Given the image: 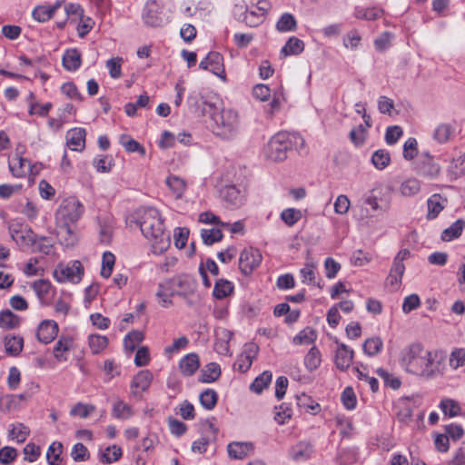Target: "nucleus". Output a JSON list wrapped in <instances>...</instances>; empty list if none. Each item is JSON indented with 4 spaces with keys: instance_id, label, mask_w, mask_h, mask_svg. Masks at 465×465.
Wrapping results in <instances>:
<instances>
[{
    "instance_id": "603ef678",
    "label": "nucleus",
    "mask_w": 465,
    "mask_h": 465,
    "mask_svg": "<svg viewBox=\"0 0 465 465\" xmlns=\"http://www.w3.org/2000/svg\"><path fill=\"white\" fill-rule=\"evenodd\" d=\"M383 348V342L380 337L369 338L363 344V351L370 356H374L381 352Z\"/></svg>"
},
{
    "instance_id": "412c9836",
    "label": "nucleus",
    "mask_w": 465,
    "mask_h": 465,
    "mask_svg": "<svg viewBox=\"0 0 465 465\" xmlns=\"http://www.w3.org/2000/svg\"><path fill=\"white\" fill-rule=\"evenodd\" d=\"M353 354V351L347 345H339L335 356V364L337 368L341 371L348 369L352 362Z\"/></svg>"
},
{
    "instance_id": "aec40b11",
    "label": "nucleus",
    "mask_w": 465,
    "mask_h": 465,
    "mask_svg": "<svg viewBox=\"0 0 465 465\" xmlns=\"http://www.w3.org/2000/svg\"><path fill=\"white\" fill-rule=\"evenodd\" d=\"M223 199L232 207H239L242 204L244 195L235 185L224 187L221 192Z\"/></svg>"
},
{
    "instance_id": "f8f14e48",
    "label": "nucleus",
    "mask_w": 465,
    "mask_h": 465,
    "mask_svg": "<svg viewBox=\"0 0 465 465\" xmlns=\"http://www.w3.org/2000/svg\"><path fill=\"white\" fill-rule=\"evenodd\" d=\"M262 262V254L257 249H244L240 255L239 267L245 275L250 274Z\"/></svg>"
},
{
    "instance_id": "13d9d810",
    "label": "nucleus",
    "mask_w": 465,
    "mask_h": 465,
    "mask_svg": "<svg viewBox=\"0 0 465 465\" xmlns=\"http://www.w3.org/2000/svg\"><path fill=\"white\" fill-rule=\"evenodd\" d=\"M166 185L177 198H180L185 190L184 181L178 176L167 177Z\"/></svg>"
},
{
    "instance_id": "774afa93",
    "label": "nucleus",
    "mask_w": 465,
    "mask_h": 465,
    "mask_svg": "<svg viewBox=\"0 0 465 465\" xmlns=\"http://www.w3.org/2000/svg\"><path fill=\"white\" fill-rule=\"evenodd\" d=\"M281 218L286 225L291 227L301 220L302 212L298 209L288 208L282 212Z\"/></svg>"
},
{
    "instance_id": "c756f323",
    "label": "nucleus",
    "mask_w": 465,
    "mask_h": 465,
    "mask_svg": "<svg viewBox=\"0 0 465 465\" xmlns=\"http://www.w3.org/2000/svg\"><path fill=\"white\" fill-rule=\"evenodd\" d=\"M384 11L379 6L362 7L357 6L354 11V16L357 19L373 21L382 16Z\"/></svg>"
},
{
    "instance_id": "09e8293b",
    "label": "nucleus",
    "mask_w": 465,
    "mask_h": 465,
    "mask_svg": "<svg viewBox=\"0 0 465 465\" xmlns=\"http://www.w3.org/2000/svg\"><path fill=\"white\" fill-rule=\"evenodd\" d=\"M371 162L377 169L382 170L386 168L391 162L390 153L384 149H379L373 153Z\"/></svg>"
},
{
    "instance_id": "7c9ffc66",
    "label": "nucleus",
    "mask_w": 465,
    "mask_h": 465,
    "mask_svg": "<svg viewBox=\"0 0 465 465\" xmlns=\"http://www.w3.org/2000/svg\"><path fill=\"white\" fill-rule=\"evenodd\" d=\"M220 376V365L216 362H210L202 370L199 381L203 383H211L217 381Z\"/></svg>"
},
{
    "instance_id": "b1692460",
    "label": "nucleus",
    "mask_w": 465,
    "mask_h": 465,
    "mask_svg": "<svg viewBox=\"0 0 465 465\" xmlns=\"http://www.w3.org/2000/svg\"><path fill=\"white\" fill-rule=\"evenodd\" d=\"M411 256V252L408 249L401 250L397 255L394 257L392 266L390 270V274L393 275L401 282V278L405 272V266L403 262L409 259Z\"/></svg>"
},
{
    "instance_id": "a18cd8bd",
    "label": "nucleus",
    "mask_w": 465,
    "mask_h": 465,
    "mask_svg": "<svg viewBox=\"0 0 465 465\" xmlns=\"http://www.w3.org/2000/svg\"><path fill=\"white\" fill-rule=\"evenodd\" d=\"M200 402L202 404V406L208 410V411H211L213 410L216 404H217V401H218V394L217 392L213 390V389H206L205 391H203L201 394H200Z\"/></svg>"
},
{
    "instance_id": "a878e982",
    "label": "nucleus",
    "mask_w": 465,
    "mask_h": 465,
    "mask_svg": "<svg viewBox=\"0 0 465 465\" xmlns=\"http://www.w3.org/2000/svg\"><path fill=\"white\" fill-rule=\"evenodd\" d=\"M199 357L196 353L185 355L179 363L180 370L184 376L193 375L199 369Z\"/></svg>"
},
{
    "instance_id": "4d7b16f0",
    "label": "nucleus",
    "mask_w": 465,
    "mask_h": 465,
    "mask_svg": "<svg viewBox=\"0 0 465 465\" xmlns=\"http://www.w3.org/2000/svg\"><path fill=\"white\" fill-rule=\"evenodd\" d=\"M441 196L440 194H433L427 202L428 205V218L434 219L442 211L443 206L440 203Z\"/></svg>"
},
{
    "instance_id": "5fc2aeb1",
    "label": "nucleus",
    "mask_w": 465,
    "mask_h": 465,
    "mask_svg": "<svg viewBox=\"0 0 465 465\" xmlns=\"http://www.w3.org/2000/svg\"><path fill=\"white\" fill-rule=\"evenodd\" d=\"M449 173L458 178L465 174V154H461L454 158L448 169Z\"/></svg>"
},
{
    "instance_id": "423d86ee",
    "label": "nucleus",
    "mask_w": 465,
    "mask_h": 465,
    "mask_svg": "<svg viewBox=\"0 0 465 465\" xmlns=\"http://www.w3.org/2000/svg\"><path fill=\"white\" fill-rule=\"evenodd\" d=\"M166 281V286L171 288L172 294L180 296L186 300L188 304H192L189 299L197 288V281L192 275L179 274Z\"/></svg>"
},
{
    "instance_id": "864d4df0",
    "label": "nucleus",
    "mask_w": 465,
    "mask_h": 465,
    "mask_svg": "<svg viewBox=\"0 0 465 465\" xmlns=\"http://www.w3.org/2000/svg\"><path fill=\"white\" fill-rule=\"evenodd\" d=\"M201 237L204 244L212 245L223 239V232L220 229L216 228L203 229L201 231Z\"/></svg>"
},
{
    "instance_id": "c9c22d12",
    "label": "nucleus",
    "mask_w": 465,
    "mask_h": 465,
    "mask_svg": "<svg viewBox=\"0 0 465 465\" xmlns=\"http://www.w3.org/2000/svg\"><path fill=\"white\" fill-rule=\"evenodd\" d=\"M119 143L128 153L145 154L144 147L128 134H122L119 138Z\"/></svg>"
},
{
    "instance_id": "ddd939ff",
    "label": "nucleus",
    "mask_w": 465,
    "mask_h": 465,
    "mask_svg": "<svg viewBox=\"0 0 465 465\" xmlns=\"http://www.w3.org/2000/svg\"><path fill=\"white\" fill-rule=\"evenodd\" d=\"M56 235L60 244L69 248L78 242V234L75 225L56 224Z\"/></svg>"
},
{
    "instance_id": "473e14b6",
    "label": "nucleus",
    "mask_w": 465,
    "mask_h": 465,
    "mask_svg": "<svg viewBox=\"0 0 465 465\" xmlns=\"http://www.w3.org/2000/svg\"><path fill=\"white\" fill-rule=\"evenodd\" d=\"M81 62V54L77 49L67 50L63 55V65L68 71L77 70Z\"/></svg>"
},
{
    "instance_id": "bb28decb",
    "label": "nucleus",
    "mask_w": 465,
    "mask_h": 465,
    "mask_svg": "<svg viewBox=\"0 0 465 465\" xmlns=\"http://www.w3.org/2000/svg\"><path fill=\"white\" fill-rule=\"evenodd\" d=\"M112 415L118 420H129L134 415V411L130 404L118 399L113 403Z\"/></svg>"
},
{
    "instance_id": "9b49d317",
    "label": "nucleus",
    "mask_w": 465,
    "mask_h": 465,
    "mask_svg": "<svg viewBox=\"0 0 465 465\" xmlns=\"http://www.w3.org/2000/svg\"><path fill=\"white\" fill-rule=\"evenodd\" d=\"M259 347L253 342L246 343L242 351L234 362V369L240 372H246L252 366L253 360L257 357Z\"/></svg>"
},
{
    "instance_id": "f704fd0d",
    "label": "nucleus",
    "mask_w": 465,
    "mask_h": 465,
    "mask_svg": "<svg viewBox=\"0 0 465 465\" xmlns=\"http://www.w3.org/2000/svg\"><path fill=\"white\" fill-rule=\"evenodd\" d=\"M440 409L444 415L454 418L461 413L460 404L452 399H442L440 403Z\"/></svg>"
},
{
    "instance_id": "69168bd1",
    "label": "nucleus",
    "mask_w": 465,
    "mask_h": 465,
    "mask_svg": "<svg viewBox=\"0 0 465 465\" xmlns=\"http://www.w3.org/2000/svg\"><path fill=\"white\" fill-rule=\"evenodd\" d=\"M94 410H95V407L92 404H84L82 402H78L72 407V409L70 411V415L72 417H79L81 419H85Z\"/></svg>"
},
{
    "instance_id": "bf43d9fd",
    "label": "nucleus",
    "mask_w": 465,
    "mask_h": 465,
    "mask_svg": "<svg viewBox=\"0 0 465 465\" xmlns=\"http://www.w3.org/2000/svg\"><path fill=\"white\" fill-rule=\"evenodd\" d=\"M122 456V450L116 445L107 447L100 458V461L105 464H111L118 460Z\"/></svg>"
},
{
    "instance_id": "4be33fe9",
    "label": "nucleus",
    "mask_w": 465,
    "mask_h": 465,
    "mask_svg": "<svg viewBox=\"0 0 465 465\" xmlns=\"http://www.w3.org/2000/svg\"><path fill=\"white\" fill-rule=\"evenodd\" d=\"M238 10L243 11V13L239 16L238 19L252 27L256 26L259 24H261L264 17V15L262 14L256 13L252 8H251V10H249L248 6L236 5L234 12L236 13Z\"/></svg>"
},
{
    "instance_id": "5701e85b",
    "label": "nucleus",
    "mask_w": 465,
    "mask_h": 465,
    "mask_svg": "<svg viewBox=\"0 0 465 465\" xmlns=\"http://www.w3.org/2000/svg\"><path fill=\"white\" fill-rule=\"evenodd\" d=\"M411 256V252L408 249L401 250L397 255L394 257L392 266L390 270V274L393 275L401 282V278L405 272V266L403 262L409 259Z\"/></svg>"
},
{
    "instance_id": "20e7f679",
    "label": "nucleus",
    "mask_w": 465,
    "mask_h": 465,
    "mask_svg": "<svg viewBox=\"0 0 465 465\" xmlns=\"http://www.w3.org/2000/svg\"><path fill=\"white\" fill-rule=\"evenodd\" d=\"M211 118L213 122V132L223 140H232L239 133L238 114L231 109H222L219 112L213 113Z\"/></svg>"
},
{
    "instance_id": "a19ab883",
    "label": "nucleus",
    "mask_w": 465,
    "mask_h": 465,
    "mask_svg": "<svg viewBox=\"0 0 465 465\" xmlns=\"http://www.w3.org/2000/svg\"><path fill=\"white\" fill-rule=\"evenodd\" d=\"M272 378V374L269 371H263L258 377L255 378L253 382L251 384L250 389L255 393L260 394L263 389L268 387L271 383Z\"/></svg>"
},
{
    "instance_id": "f03ea898",
    "label": "nucleus",
    "mask_w": 465,
    "mask_h": 465,
    "mask_svg": "<svg viewBox=\"0 0 465 465\" xmlns=\"http://www.w3.org/2000/svg\"><path fill=\"white\" fill-rule=\"evenodd\" d=\"M135 221L145 238L153 242L154 252H163L170 245V236L164 232L163 221L155 208L141 207L135 212Z\"/></svg>"
},
{
    "instance_id": "680f3d73",
    "label": "nucleus",
    "mask_w": 465,
    "mask_h": 465,
    "mask_svg": "<svg viewBox=\"0 0 465 465\" xmlns=\"http://www.w3.org/2000/svg\"><path fill=\"white\" fill-rule=\"evenodd\" d=\"M115 257L111 252H105L102 258V268L101 276L104 278H109L112 274L113 268L114 265Z\"/></svg>"
},
{
    "instance_id": "7ed1b4c3",
    "label": "nucleus",
    "mask_w": 465,
    "mask_h": 465,
    "mask_svg": "<svg viewBox=\"0 0 465 465\" xmlns=\"http://www.w3.org/2000/svg\"><path fill=\"white\" fill-rule=\"evenodd\" d=\"M304 145L305 141L299 134L279 132L269 140L263 153L267 160L282 162L287 158L288 151H300Z\"/></svg>"
},
{
    "instance_id": "c03bdc74",
    "label": "nucleus",
    "mask_w": 465,
    "mask_h": 465,
    "mask_svg": "<svg viewBox=\"0 0 465 465\" xmlns=\"http://www.w3.org/2000/svg\"><path fill=\"white\" fill-rule=\"evenodd\" d=\"M465 223L462 220H457L449 228L445 229L441 233V239L445 242H450L458 238L463 230Z\"/></svg>"
},
{
    "instance_id": "79ce46f5",
    "label": "nucleus",
    "mask_w": 465,
    "mask_h": 465,
    "mask_svg": "<svg viewBox=\"0 0 465 465\" xmlns=\"http://www.w3.org/2000/svg\"><path fill=\"white\" fill-rule=\"evenodd\" d=\"M88 343L91 351L94 354H98L103 351L108 345V339L106 336L100 334H91L88 337Z\"/></svg>"
},
{
    "instance_id": "6ab92c4d",
    "label": "nucleus",
    "mask_w": 465,
    "mask_h": 465,
    "mask_svg": "<svg viewBox=\"0 0 465 465\" xmlns=\"http://www.w3.org/2000/svg\"><path fill=\"white\" fill-rule=\"evenodd\" d=\"M227 450L231 458L242 460L253 452V445L251 442H232Z\"/></svg>"
},
{
    "instance_id": "ea45409f",
    "label": "nucleus",
    "mask_w": 465,
    "mask_h": 465,
    "mask_svg": "<svg viewBox=\"0 0 465 465\" xmlns=\"http://www.w3.org/2000/svg\"><path fill=\"white\" fill-rule=\"evenodd\" d=\"M30 430L22 423L12 424L9 429V437L17 443H23L28 437Z\"/></svg>"
},
{
    "instance_id": "e2e57ef3",
    "label": "nucleus",
    "mask_w": 465,
    "mask_h": 465,
    "mask_svg": "<svg viewBox=\"0 0 465 465\" xmlns=\"http://www.w3.org/2000/svg\"><path fill=\"white\" fill-rule=\"evenodd\" d=\"M63 445L60 442H53L46 451V460L49 465H58L62 454Z\"/></svg>"
},
{
    "instance_id": "58836bf2",
    "label": "nucleus",
    "mask_w": 465,
    "mask_h": 465,
    "mask_svg": "<svg viewBox=\"0 0 465 465\" xmlns=\"http://www.w3.org/2000/svg\"><path fill=\"white\" fill-rule=\"evenodd\" d=\"M303 50L304 43L301 39L292 36L282 47V53H283L284 55H296L301 54Z\"/></svg>"
},
{
    "instance_id": "3c124183",
    "label": "nucleus",
    "mask_w": 465,
    "mask_h": 465,
    "mask_svg": "<svg viewBox=\"0 0 465 465\" xmlns=\"http://www.w3.org/2000/svg\"><path fill=\"white\" fill-rule=\"evenodd\" d=\"M144 338V335L140 331H133L129 332L124 340V345L126 351H134L138 344L143 341Z\"/></svg>"
},
{
    "instance_id": "cd10ccee",
    "label": "nucleus",
    "mask_w": 465,
    "mask_h": 465,
    "mask_svg": "<svg viewBox=\"0 0 465 465\" xmlns=\"http://www.w3.org/2000/svg\"><path fill=\"white\" fill-rule=\"evenodd\" d=\"M99 240L104 244H109L113 235V218L110 216L98 217Z\"/></svg>"
},
{
    "instance_id": "72a5a7b5",
    "label": "nucleus",
    "mask_w": 465,
    "mask_h": 465,
    "mask_svg": "<svg viewBox=\"0 0 465 465\" xmlns=\"http://www.w3.org/2000/svg\"><path fill=\"white\" fill-rule=\"evenodd\" d=\"M33 289L40 302L46 304L52 289L51 282L44 279L37 280L33 283Z\"/></svg>"
},
{
    "instance_id": "a211bd4d",
    "label": "nucleus",
    "mask_w": 465,
    "mask_h": 465,
    "mask_svg": "<svg viewBox=\"0 0 465 465\" xmlns=\"http://www.w3.org/2000/svg\"><path fill=\"white\" fill-rule=\"evenodd\" d=\"M418 174L427 179H434L439 176L440 167L430 156H427L418 165Z\"/></svg>"
},
{
    "instance_id": "2f4dec72",
    "label": "nucleus",
    "mask_w": 465,
    "mask_h": 465,
    "mask_svg": "<svg viewBox=\"0 0 465 465\" xmlns=\"http://www.w3.org/2000/svg\"><path fill=\"white\" fill-rule=\"evenodd\" d=\"M21 324V318L11 312L4 310L0 312V328L3 330H13Z\"/></svg>"
},
{
    "instance_id": "393cba45",
    "label": "nucleus",
    "mask_w": 465,
    "mask_h": 465,
    "mask_svg": "<svg viewBox=\"0 0 465 465\" xmlns=\"http://www.w3.org/2000/svg\"><path fill=\"white\" fill-rule=\"evenodd\" d=\"M5 352L10 356H18L24 348V339L19 335L8 334L4 338Z\"/></svg>"
},
{
    "instance_id": "0eeeda50",
    "label": "nucleus",
    "mask_w": 465,
    "mask_h": 465,
    "mask_svg": "<svg viewBox=\"0 0 465 465\" xmlns=\"http://www.w3.org/2000/svg\"><path fill=\"white\" fill-rule=\"evenodd\" d=\"M84 274V267L79 261H72L68 263H60L54 272V278L59 282H79Z\"/></svg>"
},
{
    "instance_id": "f257e3e1",
    "label": "nucleus",
    "mask_w": 465,
    "mask_h": 465,
    "mask_svg": "<svg viewBox=\"0 0 465 465\" xmlns=\"http://www.w3.org/2000/svg\"><path fill=\"white\" fill-rule=\"evenodd\" d=\"M438 351L426 349L420 342L405 346L400 352V364L409 373L432 378L439 371Z\"/></svg>"
},
{
    "instance_id": "49530a36",
    "label": "nucleus",
    "mask_w": 465,
    "mask_h": 465,
    "mask_svg": "<svg viewBox=\"0 0 465 465\" xmlns=\"http://www.w3.org/2000/svg\"><path fill=\"white\" fill-rule=\"evenodd\" d=\"M233 291V285L231 282L226 280H219L216 282L213 288V296L217 299H223L231 294Z\"/></svg>"
},
{
    "instance_id": "6e6d98bb",
    "label": "nucleus",
    "mask_w": 465,
    "mask_h": 465,
    "mask_svg": "<svg viewBox=\"0 0 465 465\" xmlns=\"http://www.w3.org/2000/svg\"><path fill=\"white\" fill-rule=\"evenodd\" d=\"M276 28L280 32L294 31L296 28V20L289 13L283 14L276 24Z\"/></svg>"
},
{
    "instance_id": "4c0bfd02",
    "label": "nucleus",
    "mask_w": 465,
    "mask_h": 465,
    "mask_svg": "<svg viewBox=\"0 0 465 465\" xmlns=\"http://www.w3.org/2000/svg\"><path fill=\"white\" fill-rule=\"evenodd\" d=\"M163 285H167V281L159 283L156 297L159 299L158 302L162 307L168 308L173 305L171 297L174 295L172 294L171 288Z\"/></svg>"
},
{
    "instance_id": "37998d69",
    "label": "nucleus",
    "mask_w": 465,
    "mask_h": 465,
    "mask_svg": "<svg viewBox=\"0 0 465 465\" xmlns=\"http://www.w3.org/2000/svg\"><path fill=\"white\" fill-rule=\"evenodd\" d=\"M322 362L320 351L315 347H312L304 358V364L308 371L316 370Z\"/></svg>"
},
{
    "instance_id": "052dcab7",
    "label": "nucleus",
    "mask_w": 465,
    "mask_h": 465,
    "mask_svg": "<svg viewBox=\"0 0 465 465\" xmlns=\"http://www.w3.org/2000/svg\"><path fill=\"white\" fill-rule=\"evenodd\" d=\"M122 57H113L106 61L105 66L109 72V74L114 79H119L122 76Z\"/></svg>"
},
{
    "instance_id": "6e6552de",
    "label": "nucleus",
    "mask_w": 465,
    "mask_h": 465,
    "mask_svg": "<svg viewBox=\"0 0 465 465\" xmlns=\"http://www.w3.org/2000/svg\"><path fill=\"white\" fill-rule=\"evenodd\" d=\"M11 238L21 246H35L37 243L38 236L25 224L13 223L9 225Z\"/></svg>"
},
{
    "instance_id": "1a4fd4ad",
    "label": "nucleus",
    "mask_w": 465,
    "mask_h": 465,
    "mask_svg": "<svg viewBox=\"0 0 465 465\" xmlns=\"http://www.w3.org/2000/svg\"><path fill=\"white\" fill-rule=\"evenodd\" d=\"M143 22L150 26L158 27L165 23L163 8L157 0H149L143 14Z\"/></svg>"
},
{
    "instance_id": "0e129e2a",
    "label": "nucleus",
    "mask_w": 465,
    "mask_h": 465,
    "mask_svg": "<svg viewBox=\"0 0 465 465\" xmlns=\"http://www.w3.org/2000/svg\"><path fill=\"white\" fill-rule=\"evenodd\" d=\"M316 337L314 330L305 328L293 338V343L296 345L311 344L316 340Z\"/></svg>"
},
{
    "instance_id": "2eb2a0df",
    "label": "nucleus",
    "mask_w": 465,
    "mask_h": 465,
    "mask_svg": "<svg viewBox=\"0 0 465 465\" xmlns=\"http://www.w3.org/2000/svg\"><path fill=\"white\" fill-rule=\"evenodd\" d=\"M57 332V323L52 320H45L37 328L36 338L40 342L47 344L54 340Z\"/></svg>"
},
{
    "instance_id": "9d476101",
    "label": "nucleus",
    "mask_w": 465,
    "mask_h": 465,
    "mask_svg": "<svg viewBox=\"0 0 465 465\" xmlns=\"http://www.w3.org/2000/svg\"><path fill=\"white\" fill-rule=\"evenodd\" d=\"M199 67L203 70H208L221 78L223 81H226L223 57L219 53H209L206 57L200 62Z\"/></svg>"
},
{
    "instance_id": "f3484780",
    "label": "nucleus",
    "mask_w": 465,
    "mask_h": 465,
    "mask_svg": "<svg viewBox=\"0 0 465 465\" xmlns=\"http://www.w3.org/2000/svg\"><path fill=\"white\" fill-rule=\"evenodd\" d=\"M64 4V0H56L53 5H38L33 10L32 15L37 22L45 23L53 17L55 11Z\"/></svg>"
},
{
    "instance_id": "4468645a",
    "label": "nucleus",
    "mask_w": 465,
    "mask_h": 465,
    "mask_svg": "<svg viewBox=\"0 0 465 465\" xmlns=\"http://www.w3.org/2000/svg\"><path fill=\"white\" fill-rule=\"evenodd\" d=\"M153 377V373L149 370L140 371L131 382L132 394L138 396L146 391L152 383Z\"/></svg>"
},
{
    "instance_id": "de8ad7c7",
    "label": "nucleus",
    "mask_w": 465,
    "mask_h": 465,
    "mask_svg": "<svg viewBox=\"0 0 465 465\" xmlns=\"http://www.w3.org/2000/svg\"><path fill=\"white\" fill-rule=\"evenodd\" d=\"M453 133V128L449 124H439L434 133L433 138L440 143H444L448 142Z\"/></svg>"
},
{
    "instance_id": "8fccbe9b",
    "label": "nucleus",
    "mask_w": 465,
    "mask_h": 465,
    "mask_svg": "<svg viewBox=\"0 0 465 465\" xmlns=\"http://www.w3.org/2000/svg\"><path fill=\"white\" fill-rule=\"evenodd\" d=\"M420 190V183L415 178H409L401 184L400 191L404 196H412Z\"/></svg>"
},
{
    "instance_id": "e433bc0d",
    "label": "nucleus",
    "mask_w": 465,
    "mask_h": 465,
    "mask_svg": "<svg viewBox=\"0 0 465 465\" xmlns=\"http://www.w3.org/2000/svg\"><path fill=\"white\" fill-rule=\"evenodd\" d=\"M29 162L23 157H15L9 163V168L11 173L15 177H23L25 175L26 171L29 169Z\"/></svg>"
},
{
    "instance_id": "39448f33",
    "label": "nucleus",
    "mask_w": 465,
    "mask_h": 465,
    "mask_svg": "<svg viewBox=\"0 0 465 465\" xmlns=\"http://www.w3.org/2000/svg\"><path fill=\"white\" fill-rule=\"evenodd\" d=\"M84 213V206L75 197L62 201L55 212V224L75 225Z\"/></svg>"
},
{
    "instance_id": "c85d7f7f",
    "label": "nucleus",
    "mask_w": 465,
    "mask_h": 465,
    "mask_svg": "<svg viewBox=\"0 0 465 465\" xmlns=\"http://www.w3.org/2000/svg\"><path fill=\"white\" fill-rule=\"evenodd\" d=\"M312 453V446L307 441H301L294 445L290 451L291 458L295 461L306 460Z\"/></svg>"
},
{
    "instance_id": "338daca9",
    "label": "nucleus",
    "mask_w": 465,
    "mask_h": 465,
    "mask_svg": "<svg viewBox=\"0 0 465 465\" xmlns=\"http://www.w3.org/2000/svg\"><path fill=\"white\" fill-rule=\"evenodd\" d=\"M72 346V339L68 337H61L54 345V356L58 360H63V355L67 352Z\"/></svg>"
},
{
    "instance_id": "dca6fc26",
    "label": "nucleus",
    "mask_w": 465,
    "mask_h": 465,
    "mask_svg": "<svg viewBox=\"0 0 465 465\" xmlns=\"http://www.w3.org/2000/svg\"><path fill=\"white\" fill-rule=\"evenodd\" d=\"M86 132L84 128H73L66 134V144L73 151H82L85 146Z\"/></svg>"
}]
</instances>
